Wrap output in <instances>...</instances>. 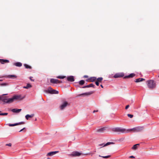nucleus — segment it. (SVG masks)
Returning <instances> with one entry per match:
<instances>
[{
	"label": "nucleus",
	"mask_w": 159,
	"mask_h": 159,
	"mask_svg": "<svg viewBox=\"0 0 159 159\" xmlns=\"http://www.w3.org/2000/svg\"><path fill=\"white\" fill-rule=\"evenodd\" d=\"M24 97H21L20 95H16L12 97V98H5L4 100V102L7 103H12L15 100H21L23 99Z\"/></svg>",
	"instance_id": "f257e3e1"
},
{
	"label": "nucleus",
	"mask_w": 159,
	"mask_h": 159,
	"mask_svg": "<svg viewBox=\"0 0 159 159\" xmlns=\"http://www.w3.org/2000/svg\"><path fill=\"white\" fill-rule=\"evenodd\" d=\"M147 83L148 87L149 89H153L156 87V84L153 80H148Z\"/></svg>",
	"instance_id": "f03ea898"
},
{
	"label": "nucleus",
	"mask_w": 159,
	"mask_h": 159,
	"mask_svg": "<svg viewBox=\"0 0 159 159\" xmlns=\"http://www.w3.org/2000/svg\"><path fill=\"white\" fill-rule=\"evenodd\" d=\"M143 129V127H138L134 128H133L129 129L128 131H133L134 132H138L142 130Z\"/></svg>",
	"instance_id": "7ed1b4c3"
},
{
	"label": "nucleus",
	"mask_w": 159,
	"mask_h": 159,
	"mask_svg": "<svg viewBox=\"0 0 159 159\" xmlns=\"http://www.w3.org/2000/svg\"><path fill=\"white\" fill-rule=\"evenodd\" d=\"M69 103L66 101H63L60 106V108L61 110H63L68 105H69Z\"/></svg>",
	"instance_id": "20e7f679"
},
{
	"label": "nucleus",
	"mask_w": 159,
	"mask_h": 159,
	"mask_svg": "<svg viewBox=\"0 0 159 159\" xmlns=\"http://www.w3.org/2000/svg\"><path fill=\"white\" fill-rule=\"evenodd\" d=\"M45 91L46 93H50L57 94L58 93V91H57L55 90L52 89L51 87L49 88L48 89L45 90Z\"/></svg>",
	"instance_id": "39448f33"
},
{
	"label": "nucleus",
	"mask_w": 159,
	"mask_h": 159,
	"mask_svg": "<svg viewBox=\"0 0 159 159\" xmlns=\"http://www.w3.org/2000/svg\"><path fill=\"white\" fill-rule=\"evenodd\" d=\"M113 142H107V143H101V144H99L98 145V147H101L100 148H102V147H105V146H107L108 145H109L111 144H113Z\"/></svg>",
	"instance_id": "423d86ee"
},
{
	"label": "nucleus",
	"mask_w": 159,
	"mask_h": 159,
	"mask_svg": "<svg viewBox=\"0 0 159 159\" xmlns=\"http://www.w3.org/2000/svg\"><path fill=\"white\" fill-rule=\"evenodd\" d=\"M106 127H103L98 129H96V132L99 133H104L106 130Z\"/></svg>",
	"instance_id": "0eeeda50"
},
{
	"label": "nucleus",
	"mask_w": 159,
	"mask_h": 159,
	"mask_svg": "<svg viewBox=\"0 0 159 159\" xmlns=\"http://www.w3.org/2000/svg\"><path fill=\"white\" fill-rule=\"evenodd\" d=\"M50 82L52 83L57 84L61 83V81L56 79H51L50 80Z\"/></svg>",
	"instance_id": "6e6552de"
},
{
	"label": "nucleus",
	"mask_w": 159,
	"mask_h": 159,
	"mask_svg": "<svg viewBox=\"0 0 159 159\" xmlns=\"http://www.w3.org/2000/svg\"><path fill=\"white\" fill-rule=\"evenodd\" d=\"M124 76V75L122 73H118L115 74L113 77L114 78H118L122 77Z\"/></svg>",
	"instance_id": "1a4fd4ad"
},
{
	"label": "nucleus",
	"mask_w": 159,
	"mask_h": 159,
	"mask_svg": "<svg viewBox=\"0 0 159 159\" xmlns=\"http://www.w3.org/2000/svg\"><path fill=\"white\" fill-rule=\"evenodd\" d=\"M114 130L116 132H124L125 131V129L118 127L115 128Z\"/></svg>",
	"instance_id": "9d476101"
},
{
	"label": "nucleus",
	"mask_w": 159,
	"mask_h": 159,
	"mask_svg": "<svg viewBox=\"0 0 159 159\" xmlns=\"http://www.w3.org/2000/svg\"><path fill=\"white\" fill-rule=\"evenodd\" d=\"M72 155L73 156L75 157L79 156L81 155H83V154L81 152H73Z\"/></svg>",
	"instance_id": "9b49d317"
},
{
	"label": "nucleus",
	"mask_w": 159,
	"mask_h": 159,
	"mask_svg": "<svg viewBox=\"0 0 159 159\" xmlns=\"http://www.w3.org/2000/svg\"><path fill=\"white\" fill-rule=\"evenodd\" d=\"M24 122H21L18 123H15L14 124H7L9 126H14L24 124Z\"/></svg>",
	"instance_id": "f8f14e48"
},
{
	"label": "nucleus",
	"mask_w": 159,
	"mask_h": 159,
	"mask_svg": "<svg viewBox=\"0 0 159 159\" xmlns=\"http://www.w3.org/2000/svg\"><path fill=\"white\" fill-rule=\"evenodd\" d=\"M58 151H54V152H49L48 153L47 155V156H53V155L56 154L57 153H58Z\"/></svg>",
	"instance_id": "ddd939ff"
},
{
	"label": "nucleus",
	"mask_w": 159,
	"mask_h": 159,
	"mask_svg": "<svg viewBox=\"0 0 159 159\" xmlns=\"http://www.w3.org/2000/svg\"><path fill=\"white\" fill-rule=\"evenodd\" d=\"M93 93V91H91L90 92L85 93L83 94H80L78 95V96H80L81 95H84V96H88L91 95Z\"/></svg>",
	"instance_id": "4468645a"
},
{
	"label": "nucleus",
	"mask_w": 159,
	"mask_h": 159,
	"mask_svg": "<svg viewBox=\"0 0 159 159\" xmlns=\"http://www.w3.org/2000/svg\"><path fill=\"white\" fill-rule=\"evenodd\" d=\"M21 111V109H17L16 108L13 109L11 110V111L14 113H19Z\"/></svg>",
	"instance_id": "2eb2a0df"
},
{
	"label": "nucleus",
	"mask_w": 159,
	"mask_h": 159,
	"mask_svg": "<svg viewBox=\"0 0 159 159\" xmlns=\"http://www.w3.org/2000/svg\"><path fill=\"white\" fill-rule=\"evenodd\" d=\"M67 80L71 82H73L74 81V77L72 76H68L67 77Z\"/></svg>",
	"instance_id": "dca6fc26"
},
{
	"label": "nucleus",
	"mask_w": 159,
	"mask_h": 159,
	"mask_svg": "<svg viewBox=\"0 0 159 159\" xmlns=\"http://www.w3.org/2000/svg\"><path fill=\"white\" fill-rule=\"evenodd\" d=\"M9 62V61L7 60L0 59V63L2 64H4L5 63H8Z\"/></svg>",
	"instance_id": "f3484780"
},
{
	"label": "nucleus",
	"mask_w": 159,
	"mask_h": 159,
	"mask_svg": "<svg viewBox=\"0 0 159 159\" xmlns=\"http://www.w3.org/2000/svg\"><path fill=\"white\" fill-rule=\"evenodd\" d=\"M34 116V114H31V115L27 114L25 116L26 119L28 120H29V118H32Z\"/></svg>",
	"instance_id": "a211bd4d"
},
{
	"label": "nucleus",
	"mask_w": 159,
	"mask_h": 159,
	"mask_svg": "<svg viewBox=\"0 0 159 159\" xmlns=\"http://www.w3.org/2000/svg\"><path fill=\"white\" fill-rule=\"evenodd\" d=\"M14 65L20 67L22 66V63L20 62H17L14 63Z\"/></svg>",
	"instance_id": "6ab92c4d"
},
{
	"label": "nucleus",
	"mask_w": 159,
	"mask_h": 159,
	"mask_svg": "<svg viewBox=\"0 0 159 159\" xmlns=\"http://www.w3.org/2000/svg\"><path fill=\"white\" fill-rule=\"evenodd\" d=\"M145 79L143 78H139L136 79L135 80V82H139L143 81Z\"/></svg>",
	"instance_id": "aec40b11"
},
{
	"label": "nucleus",
	"mask_w": 159,
	"mask_h": 159,
	"mask_svg": "<svg viewBox=\"0 0 159 159\" xmlns=\"http://www.w3.org/2000/svg\"><path fill=\"white\" fill-rule=\"evenodd\" d=\"M139 144H137L134 145L132 147V149L133 150H136L138 148V146H139Z\"/></svg>",
	"instance_id": "412c9836"
},
{
	"label": "nucleus",
	"mask_w": 159,
	"mask_h": 159,
	"mask_svg": "<svg viewBox=\"0 0 159 159\" xmlns=\"http://www.w3.org/2000/svg\"><path fill=\"white\" fill-rule=\"evenodd\" d=\"M96 78L95 77H91L89 79V80H90V81L91 82H93L95 80H96Z\"/></svg>",
	"instance_id": "4be33fe9"
},
{
	"label": "nucleus",
	"mask_w": 159,
	"mask_h": 159,
	"mask_svg": "<svg viewBox=\"0 0 159 159\" xmlns=\"http://www.w3.org/2000/svg\"><path fill=\"white\" fill-rule=\"evenodd\" d=\"M94 86H95L94 85H93V84H91L89 85H88L87 86L84 87H83V88H85L86 87H94Z\"/></svg>",
	"instance_id": "5701e85b"
},
{
	"label": "nucleus",
	"mask_w": 159,
	"mask_h": 159,
	"mask_svg": "<svg viewBox=\"0 0 159 159\" xmlns=\"http://www.w3.org/2000/svg\"><path fill=\"white\" fill-rule=\"evenodd\" d=\"M31 87V85L30 84H27L26 86H24L23 88L25 89H27Z\"/></svg>",
	"instance_id": "b1692460"
},
{
	"label": "nucleus",
	"mask_w": 159,
	"mask_h": 159,
	"mask_svg": "<svg viewBox=\"0 0 159 159\" xmlns=\"http://www.w3.org/2000/svg\"><path fill=\"white\" fill-rule=\"evenodd\" d=\"M7 94H3L0 97V100H2L3 102L4 100L5 99V98L3 96L5 95H6Z\"/></svg>",
	"instance_id": "393cba45"
},
{
	"label": "nucleus",
	"mask_w": 159,
	"mask_h": 159,
	"mask_svg": "<svg viewBox=\"0 0 159 159\" xmlns=\"http://www.w3.org/2000/svg\"><path fill=\"white\" fill-rule=\"evenodd\" d=\"M135 74L134 73H132L126 76L127 78H132L135 76Z\"/></svg>",
	"instance_id": "a878e982"
},
{
	"label": "nucleus",
	"mask_w": 159,
	"mask_h": 159,
	"mask_svg": "<svg viewBox=\"0 0 159 159\" xmlns=\"http://www.w3.org/2000/svg\"><path fill=\"white\" fill-rule=\"evenodd\" d=\"M99 157H102V158H108L110 157H111V156L110 155H108V156H101L100 155H99Z\"/></svg>",
	"instance_id": "bb28decb"
},
{
	"label": "nucleus",
	"mask_w": 159,
	"mask_h": 159,
	"mask_svg": "<svg viewBox=\"0 0 159 159\" xmlns=\"http://www.w3.org/2000/svg\"><path fill=\"white\" fill-rule=\"evenodd\" d=\"M66 77L65 76H57V78L58 79H63Z\"/></svg>",
	"instance_id": "cd10ccee"
},
{
	"label": "nucleus",
	"mask_w": 159,
	"mask_h": 159,
	"mask_svg": "<svg viewBox=\"0 0 159 159\" xmlns=\"http://www.w3.org/2000/svg\"><path fill=\"white\" fill-rule=\"evenodd\" d=\"M24 66L25 67V68H26L27 69H28V68L31 69V67L30 66H29L27 64H24Z\"/></svg>",
	"instance_id": "c85d7f7f"
},
{
	"label": "nucleus",
	"mask_w": 159,
	"mask_h": 159,
	"mask_svg": "<svg viewBox=\"0 0 159 159\" xmlns=\"http://www.w3.org/2000/svg\"><path fill=\"white\" fill-rule=\"evenodd\" d=\"M103 78L102 77H99L97 79V81L99 82H101Z\"/></svg>",
	"instance_id": "c756f323"
},
{
	"label": "nucleus",
	"mask_w": 159,
	"mask_h": 159,
	"mask_svg": "<svg viewBox=\"0 0 159 159\" xmlns=\"http://www.w3.org/2000/svg\"><path fill=\"white\" fill-rule=\"evenodd\" d=\"M8 85V84L6 83H4L0 84V85L1 86H6Z\"/></svg>",
	"instance_id": "7c9ffc66"
},
{
	"label": "nucleus",
	"mask_w": 159,
	"mask_h": 159,
	"mask_svg": "<svg viewBox=\"0 0 159 159\" xmlns=\"http://www.w3.org/2000/svg\"><path fill=\"white\" fill-rule=\"evenodd\" d=\"M8 77L10 78H11L12 77L16 78L17 76L15 75H8Z\"/></svg>",
	"instance_id": "2f4dec72"
},
{
	"label": "nucleus",
	"mask_w": 159,
	"mask_h": 159,
	"mask_svg": "<svg viewBox=\"0 0 159 159\" xmlns=\"http://www.w3.org/2000/svg\"><path fill=\"white\" fill-rule=\"evenodd\" d=\"M84 83V81L83 80H81L79 82V84H80L83 85Z\"/></svg>",
	"instance_id": "473e14b6"
},
{
	"label": "nucleus",
	"mask_w": 159,
	"mask_h": 159,
	"mask_svg": "<svg viewBox=\"0 0 159 159\" xmlns=\"http://www.w3.org/2000/svg\"><path fill=\"white\" fill-rule=\"evenodd\" d=\"M7 114H8V113H0V115H1V116H5V115H7Z\"/></svg>",
	"instance_id": "72a5a7b5"
},
{
	"label": "nucleus",
	"mask_w": 159,
	"mask_h": 159,
	"mask_svg": "<svg viewBox=\"0 0 159 159\" xmlns=\"http://www.w3.org/2000/svg\"><path fill=\"white\" fill-rule=\"evenodd\" d=\"M127 116L129 117L130 118H132L133 116V115L130 114H128L127 115Z\"/></svg>",
	"instance_id": "f704fd0d"
},
{
	"label": "nucleus",
	"mask_w": 159,
	"mask_h": 159,
	"mask_svg": "<svg viewBox=\"0 0 159 159\" xmlns=\"http://www.w3.org/2000/svg\"><path fill=\"white\" fill-rule=\"evenodd\" d=\"M95 84H96V85L97 86H98L99 85V82L98 81H96L95 82Z\"/></svg>",
	"instance_id": "c9c22d12"
},
{
	"label": "nucleus",
	"mask_w": 159,
	"mask_h": 159,
	"mask_svg": "<svg viewBox=\"0 0 159 159\" xmlns=\"http://www.w3.org/2000/svg\"><path fill=\"white\" fill-rule=\"evenodd\" d=\"M6 145L9 146H11V143H8V144H6Z\"/></svg>",
	"instance_id": "e433bc0d"
},
{
	"label": "nucleus",
	"mask_w": 159,
	"mask_h": 159,
	"mask_svg": "<svg viewBox=\"0 0 159 159\" xmlns=\"http://www.w3.org/2000/svg\"><path fill=\"white\" fill-rule=\"evenodd\" d=\"M129 107V105H128L127 106H126L125 107V109H127Z\"/></svg>",
	"instance_id": "4c0bfd02"
},
{
	"label": "nucleus",
	"mask_w": 159,
	"mask_h": 159,
	"mask_svg": "<svg viewBox=\"0 0 159 159\" xmlns=\"http://www.w3.org/2000/svg\"><path fill=\"white\" fill-rule=\"evenodd\" d=\"M32 78V77H30V80H31V81H34V80H33V79H31V78Z\"/></svg>",
	"instance_id": "58836bf2"
},
{
	"label": "nucleus",
	"mask_w": 159,
	"mask_h": 159,
	"mask_svg": "<svg viewBox=\"0 0 159 159\" xmlns=\"http://www.w3.org/2000/svg\"><path fill=\"white\" fill-rule=\"evenodd\" d=\"M129 158H134L135 157L134 156H130L129 157Z\"/></svg>",
	"instance_id": "ea45409f"
},
{
	"label": "nucleus",
	"mask_w": 159,
	"mask_h": 159,
	"mask_svg": "<svg viewBox=\"0 0 159 159\" xmlns=\"http://www.w3.org/2000/svg\"><path fill=\"white\" fill-rule=\"evenodd\" d=\"M25 129V128H23V129H21V130H20V132L21 131H22V130H23L24 129Z\"/></svg>",
	"instance_id": "a19ab883"
},
{
	"label": "nucleus",
	"mask_w": 159,
	"mask_h": 159,
	"mask_svg": "<svg viewBox=\"0 0 159 159\" xmlns=\"http://www.w3.org/2000/svg\"><path fill=\"white\" fill-rule=\"evenodd\" d=\"M88 77V76L85 75L84 76V77L87 78Z\"/></svg>",
	"instance_id": "79ce46f5"
},
{
	"label": "nucleus",
	"mask_w": 159,
	"mask_h": 159,
	"mask_svg": "<svg viewBox=\"0 0 159 159\" xmlns=\"http://www.w3.org/2000/svg\"><path fill=\"white\" fill-rule=\"evenodd\" d=\"M98 111H93V112L94 113L95 112H97Z\"/></svg>",
	"instance_id": "37998d69"
},
{
	"label": "nucleus",
	"mask_w": 159,
	"mask_h": 159,
	"mask_svg": "<svg viewBox=\"0 0 159 159\" xmlns=\"http://www.w3.org/2000/svg\"><path fill=\"white\" fill-rule=\"evenodd\" d=\"M101 86L102 88H103V87L102 85H101Z\"/></svg>",
	"instance_id": "c03bdc74"
},
{
	"label": "nucleus",
	"mask_w": 159,
	"mask_h": 159,
	"mask_svg": "<svg viewBox=\"0 0 159 159\" xmlns=\"http://www.w3.org/2000/svg\"><path fill=\"white\" fill-rule=\"evenodd\" d=\"M47 159H50V158L49 157H48Z\"/></svg>",
	"instance_id": "a18cd8bd"
},
{
	"label": "nucleus",
	"mask_w": 159,
	"mask_h": 159,
	"mask_svg": "<svg viewBox=\"0 0 159 159\" xmlns=\"http://www.w3.org/2000/svg\"><path fill=\"white\" fill-rule=\"evenodd\" d=\"M96 152V151H94V152Z\"/></svg>",
	"instance_id": "49530a36"
},
{
	"label": "nucleus",
	"mask_w": 159,
	"mask_h": 159,
	"mask_svg": "<svg viewBox=\"0 0 159 159\" xmlns=\"http://www.w3.org/2000/svg\"><path fill=\"white\" fill-rule=\"evenodd\" d=\"M1 80H0V81H1Z\"/></svg>",
	"instance_id": "de8ad7c7"
},
{
	"label": "nucleus",
	"mask_w": 159,
	"mask_h": 159,
	"mask_svg": "<svg viewBox=\"0 0 159 159\" xmlns=\"http://www.w3.org/2000/svg\"><path fill=\"white\" fill-rule=\"evenodd\" d=\"M158 77H159V76H158Z\"/></svg>",
	"instance_id": "09e8293b"
}]
</instances>
